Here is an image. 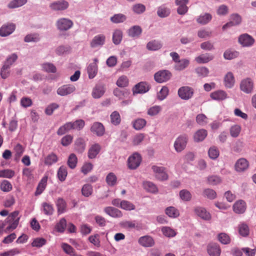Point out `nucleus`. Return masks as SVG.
<instances>
[{
	"label": "nucleus",
	"instance_id": "nucleus-19",
	"mask_svg": "<svg viewBox=\"0 0 256 256\" xmlns=\"http://www.w3.org/2000/svg\"><path fill=\"white\" fill-rule=\"evenodd\" d=\"M106 88L103 84H98L94 88L92 96L94 98H99L104 94Z\"/></svg>",
	"mask_w": 256,
	"mask_h": 256
},
{
	"label": "nucleus",
	"instance_id": "nucleus-10",
	"mask_svg": "<svg viewBox=\"0 0 256 256\" xmlns=\"http://www.w3.org/2000/svg\"><path fill=\"white\" fill-rule=\"evenodd\" d=\"M68 2L64 0L55 1L50 4V8L54 11L64 10L68 8Z\"/></svg>",
	"mask_w": 256,
	"mask_h": 256
},
{
	"label": "nucleus",
	"instance_id": "nucleus-54",
	"mask_svg": "<svg viewBox=\"0 0 256 256\" xmlns=\"http://www.w3.org/2000/svg\"><path fill=\"white\" fill-rule=\"evenodd\" d=\"M78 162V158L74 154H71L68 158V165L72 168L74 169L76 168Z\"/></svg>",
	"mask_w": 256,
	"mask_h": 256
},
{
	"label": "nucleus",
	"instance_id": "nucleus-8",
	"mask_svg": "<svg viewBox=\"0 0 256 256\" xmlns=\"http://www.w3.org/2000/svg\"><path fill=\"white\" fill-rule=\"evenodd\" d=\"M194 92L192 88L188 86H184L178 89V93L182 100H188L192 96Z\"/></svg>",
	"mask_w": 256,
	"mask_h": 256
},
{
	"label": "nucleus",
	"instance_id": "nucleus-47",
	"mask_svg": "<svg viewBox=\"0 0 256 256\" xmlns=\"http://www.w3.org/2000/svg\"><path fill=\"white\" fill-rule=\"evenodd\" d=\"M42 70L48 73H55L56 68L54 64L50 62H46L42 64Z\"/></svg>",
	"mask_w": 256,
	"mask_h": 256
},
{
	"label": "nucleus",
	"instance_id": "nucleus-13",
	"mask_svg": "<svg viewBox=\"0 0 256 256\" xmlns=\"http://www.w3.org/2000/svg\"><path fill=\"white\" fill-rule=\"evenodd\" d=\"M249 166V162L244 158L238 159L234 164L235 170L237 172H244L246 171Z\"/></svg>",
	"mask_w": 256,
	"mask_h": 256
},
{
	"label": "nucleus",
	"instance_id": "nucleus-64",
	"mask_svg": "<svg viewBox=\"0 0 256 256\" xmlns=\"http://www.w3.org/2000/svg\"><path fill=\"white\" fill-rule=\"evenodd\" d=\"M66 226V221L64 218L60 220L59 222L56 224V230L60 232H64Z\"/></svg>",
	"mask_w": 256,
	"mask_h": 256
},
{
	"label": "nucleus",
	"instance_id": "nucleus-25",
	"mask_svg": "<svg viewBox=\"0 0 256 256\" xmlns=\"http://www.w3.org/2000/svg\"><path fill=\"white\" fill-rule=\"evenodd\" d=\"M101 150V146L98 144H94L90 148L88 156L89 158L93 159L96 158Z\"/></svg>",
	"mask_w": 256,
	"mask_h": 256
},
{
	"label": "nucleus",
	"instance_id": "nucleus-20",
	"mask_svg": "<svg viewBox=\"0 0 256 256\" xmlns=\"http://www.w3.org/2000/svg\"><path fill=\"white\" fill-rule=\"evenodd\" d=\"M106 36L102 34H100L94 36L90 42V46L92 48L102 46L104 44Z\"/></svg>",
	"mask_w": 256,
	"mask_h": 256
},
{
	"label": "nucleus",
	"instance_id": "nucleus-53",
	"mask_svg": "<svg viewBox=\"0 0 256 256\" xmlns=\"http://www.w3.org/2000/svg\"><path fill=\"white\" fill-rule=\"evenodd\" d=\"M198 76L201 78H205L208 76V69L206 66L198 67L195 70Z\"/></svg>",
	"mask_w": 256,
	"mask_h": 256
},
{
	"label": "nucleus",
	"instance_id": "nucleus-37",
	"mask_svg": "<svg viewBox=\"0 0 256 256\" xmlns=\"http://www.w3.org/2000/svg\"><path fill=\"white\" fill-rule=\"evenodd\" d=\"M162 47V43L158 40H154L148 42L146 44V48L150 50H158Z\"/></svg>",
	"mask_w": 256,
	"mask_h": 256
},
{
	"label": "nucleus",
	"instance_id": "nucleus-1",
	"mask_svg": "<svg viewBox=\"0 0 256 256\" xmlns=\"http://www.w3.org/2000/svg\"><path fill=\"white\" fill-rule=\"evenodd\" d=\"M188 141V135L186 134H180L176 140L174 146L177 152H180L184 150Z\"/></svg>",
	"mask_w": 256,
	"mask_h": 256
},
{
	"label": "nucleus",
	"instance_id": "nucleus-24",
	"mask_svg": "<svg viewBox=\"0 0 256 256\" xmlns=\"http://www.w3.org/2000/svg\"><path fill=\"white\" fill-rule=\"evenodd\" d=\"M210 96L214 100L222 101L228 98V94L223 90H218L212 92Z\"/></svg>",
	"mask_w": 256,
	"mask_h": 256
},
{
	"label": "nucleus",
	"instance_id": "nucleus-31",
	"mask_svg": "<svg viewBox=\"0 0 256 256\" xmlns=\"http://www.w3.org/2000/svg\"><path fill=\"white\" fill-rule=\"evenodd\" d=\"M104 210L106 214L113 218H120L122 216L121 212L114 207H106Z\"/></svg>",
	"mask_w": 256,
	"mask_h": 256
},
{
	"label": "nucleus",
	"instance_id": "nucleus-51",
	"mask_svg": "<svg viewBox=\"0 0 256 256\" xmlns=\"http://www.w3.org/2000/svg\"><path fill=\"white\" fill-rule=\"evenodd\" d=\"M208 154L210 158L216 160L220 156V151L216 146H212L209 148Z\"/></svg>",
	"mask_w": 256,
	"mask_h": 256
},
{
	"label": "nucleus",
	"instance_id": "nucleus-52",
	"mask_svg": "<svg viewBox=\"0 0 256 256\" xmlns=\"http://www.w3.org/2000/svg\"><path fill=\"white\" fill-rule=\"evenodd\" d=\"M162 232L164 236L168 238L174 237L176 234L174 229L168 226L162 227Z\"/></svg>",
	"mask_w": 256,
	"mask_h": 256
},
{
	"label": "nucleus",
	"instance_id": "nucleus-30",
	"mask_svg": "<svg viewBox=\"0 0 256 256\" xmlns=\"http://www.w3.org/2000/svg\"><path fill=\"white\" fill-rule=\"evenodd\" d=\"M208 135L207 130L204 129H200L197 130L194 136V141L200 142L203 141Z\"/></svg>",
	"mask_w": 256,
	"mask_h": 256
},
{
	"label": "nucleus",
	"instance_id": "nucleus-2",
	"mask_svg": "<svg viewBox=\"0 0 256 256\" xmlns=\"http://www.w3.org/2000/svg\"><path fill=\"white\" fill-rule=\"evenodd\" d=\"M172 73L168 70H160L154 74V80L158 84L167 82L172 77Z\"/></svg>",
	"mask_w": 256,
	"mask_h": 256
},
{
	"label": "nucleus",
	"instance_id": "nucleus-41",
	"mask_svg": "<svg viewBox=\"0 0 256 256\" xmlns=\"http://www.w3.org/2000/svg\"><path fill=\"white\" fill-rule=\"evenodd\" d=\"M58 160L57 156L52 152L48 154L44 158V164L46 166H52V164L56 162Z\"/></svg>",
	"mask_w": 256,
	"mask_h": 256
},
{
	"label": "nucleus",
	"instance_id": "nucleus-61",
	"mask_svg": "<svg viewBox=\"0 0 256 256\" xmlns=\"http://www.w3.org/2000/svg\"><path fill=\"white\" fill-rule=\"evenodd\" d=\"M218 240L224 244H227L230 243V238L228 234L226 233H220L218 235Z\"/></svg>",
	"mask_w": 256,
	"mask_h": 256
},
{
	"label": "nucleus",
	"instance_id": "nucleus-36",
	"mask_svg": "<svg viewBox=\"0 0 256 256\" xmlns=\"http://www.w3.org/2000/svg\"><path fill=\"white\" fill-rule=\"evenodd\" d=\"M190 60L186 58L180 60L175 64L174 69L176 70H182L188 66Z\"/></svg>",
	"mask_w": 256,
	"mask_h": 256
},
{
	"label": "nucleus",
	"instance_id": "nucleus-21",
	"mask_svg": "<svg viewBox=\"0 0 256 256\" xmlns=\"http://www.w3.org/2000/svg\"><path fill=\"white\" fill-rule=\"evenodd\" d=\"M140 245L144 247H152L154 244L153 238L150 236H144L139 238L138 240Z\"/></svg>",
	"mask_w": 256,
	"mask_h": 256
},
{
	"label": "nucleus",
	"instance_id": "nucleus-6",
	"mask_svg": "<svg viewBox=\"0 0 256 256\" xmlns=\"http://www.w3.org/2000/svg\"><path fill=\"white\" fill-rule=\"evenodd\" d=\"M150 85L146 82H140L136 84L132 88L133 94H144L150 90Z\"/></svg>",
	"mask_w": 256,
	"mask_h": 256
},
{
	"label": "nucleus",
	"instance_id": "nucleus-44",
	"mask_svg": "<svg viewBox=\"0 0 256 256\" xmlns=\"http://www.w3.org/2000/svg\"><path fill=\"white\" fill-rule=\"evenodd\" d=\"M75 149L78 152L82 153L86 148V144L84 140L82 138L76 140L74 142Z\"/></svg>",
	"mask_w": 256,
	"mask_h": 256
},
{
	"label": "nucleus",
	"instance_id": "nucleus-11",
	"mask_svg": "<svg viewBox=\"0 0 256 256\" xmlns=\"http://www.w3.org/2000/svg\"><path fill=\"white\" fill-rule=\"evenodd\" d=\"M142 162V156L138 152H134L129 156V169L135 170L140 165Z\"/></svg>",
	"mask_w": 256,
	"mask_h": 256
},
{
	"label": "nucleus",
	"instance_id": "nucleus-39",
	"mask_svg": "<svg viewBox=\"0 0 256 256\" xmlns=\"http://www.w3.org/2000/svg\"><path fill=\"white\" fill-rule=\"evenodd\" d=\"M88 77L90 78H93L97 74L98 66L96 62L90 64L87 68Z\"/></svg>",
	"mask_w": 256,
	"mask_h": 256
},
{
	"label": "nucleus",
	"instance_id": "nucleus-27",
	"mask_svg": "<svg viewBox=\"0 0 256 256\" xmlns=\"http://www.w3.org/2000/svg\"><path fill=\"white\" fill-rule=\"evenodd\" d=\"M235 79L232 72H228L224 78V84L226 88H230L234 86Z\"/></svg>",
	"mask_w": 256,
	"mask_h": 256
},
{
	"label": "nucleus",
	"instance_id": "nucleus-17",
	"mask_svg": "<svg viewBox=\"0 0 256 256\" xmlns=\"http://www.w3.org/2000/svg\"><path fill=\"white\" fill-rule=\"evenodd\" d=\"M234 212L237 214H244L246 209V202L242 200L236 201L232 206Z\"/></svg>",
	"mask_w": 256,
	"mask_h": 256
},
{
	"label": "nucleus",
	"instance_id": "nucleus-40",
	"mask_svg": "<svg viewBox=\"0 0 256 256\" xmlns=\"http://www.w3.org/2000/svg\"><path fill=\"white\" fill-rule=\"evenodd\" d=\"M134 128L136 130L142 129L146 124V121L142 118H137L132 122Z\"/></svg>",
	"mask_w": 256,
	"mask_h": 256
},
{
	"label": "nucleus",
	"instance_id": "nucleus-14",
	"mask_svg": "<svg viewBox=\"0 0 256 256\" xmlns=\"http://www.w3.org/2000/svg\"><path fill=\"white\" fill-rule=\"evenodd\" d=\"M16 29V26L12 23H8L2 26L0 28V36H7L12 34Z\"/></svg>",
	"mask_w": 256,
	"mask_h": 256
},
{
	"label": "nucleus",
	"instance_id": "nucleus-62",
	"mask_svg": "<svg viewBox=\"0 0 256 256\" xmlns=\"http://www.w3.org/2000/svg\"><path fill=\"white\" fill-rule=\"evenodd\" d=\"M110 122H111L116 126L120 122V114L118 112L114 111L112 113L110 114Z\"/></svg>",
	"mask_w": 256,
	"mask_h": 256
},
{
	"label": "nucleus",
	"instance_id": "nucleus-5",
	"mask_svg": "<svg viewBox=\"0 0 256 256\" xmlns=\"http://www.w3.org/2000/svg\"><path fill=\"white\" fill-rule=\"evenodd\" d=\"M72 20L67 18H60L56 23V26L60 31L64 32L71 28L73 26Z\"/></svg>",
	"mask_w": 256,
	"mask_h": 256
},
{
	"label": "nucleus",
	"instance_id": "nucleus-50",
	"mask_svg": "<svg viewBox=\"0 0 256 256\" xmlns=\"http://www.w3.org/2000/svg\"><path fill=\"white\" fill-rule=\"evenodd\" d=\"M110 21L114 24L122 22L126 20V16L122 14H115L110 18Z\"/></svg>",
	"mask_w": 256,
	"mask_h": 256
},
{
	"label": "nucleus",
	"instance_id": "nucleus-35",
	"mask_svg": "<svg viewBox=\"0 0 256 256\" xmlns=\"http://www.w3.org/2000/svg\"><path fill=\"white\" fill-rule=\"evenodd\" d=\"M212 19V16L209 13H204L200 14L196 18V22L202 25L208 23Z\"/></svg>",
	"mask_w": 256,
	"mask_h": 256
},
{
	"label": "nucleus",
	"instance_id": "nucleus-42",
	"mask_svg": "<svg viewBox=\"0 0 256 256\" xmlns=\"http://www.w3.org/2000/svg\"><path fill=\"white\" fill-rule=\"evenodd\" d=\"M106 181L108 186H114L117 183V177L114 172H110L106 176Z\"/></svg>",
	"mask_w": 256,
	"mask_h": 256
},
{
	"label": "nucleus",
	"instance_id": "nucleus-49",
	"mask_svg": "<svg viewBox=\"0 0 256 256\" xmlns=\"http://www.w3.org/2000/svg\"><path fill=\"white\" fill-rule=\"evenodd\" d=\"M180 197L182 200L184 202H189L192 200V196L190 192L186 189L180 190Z\"/></svg>",
	"mask_w": 256,
	"mask_h": 256
},
{
	"label": "nucleus",
	"instance_id": "nucleus-22",
	"mask_svg": "<svg viewBox=\"0 0 256 256\" xmlns=\"http://www.w3.org/2000/svg\"><path fill=\"white\" fill-rule=\"evenodd\" d=\"M90 130L98 136H102L104 133L105 129L102 123L95 122L92 124Z\"/></svg>",
	"mask_w": 256,
	"mask_h": 256
},
{
	"label": "nucleus",
	"instance_id": "nucleus-38",
	"mask_svg": "<svg viewBox=\"0 0 256 256\" xmlns=\"http://www.w3.org/2000/svg\"><path fill=\"white\" fill-rule=\"evenodd\" d=\"M238 230L239 234L244 237L247 236L249 234V227L248 224L244 222L240 223L238 224Z\"/></svg>",
	"mask_w": 256,
	"mask_h": 256
},
{
	"label": "nucleus",
	"instance_id": "nucleus-15",
	"mask_svg": "<svg viewBox=\"0 0 256 256\" xmlns=\"http://www.w3.org/2000/svg\"><path fill=\"white\" fill-rule=\"evenodd\" d=\"M194 212L196 215L205 220H209L211 219V214L206 209L201 206H196L194 208Z\"/></svg>",
	"mask_w": 256,
	"mask_h": 256
},
{
	"label": "nucleus",
	"instance_id": "nucleus-18",
	"mask_svg": "<svg viewBox=\"0 0 256 256\" xmlns=\"http://www.w3.org/2000/svg\"><path fill=\"white\" fill-rule=\"evenodd\" d=\"M189 0H176L175 3L178 6L177 12L180 15H184L188 10L187 4Z\"/></svg>",
	"mask_w": 256,
	"mask_h": 256
},
{
	"label": "nucleus",
	"instance_id": "nucleus-63",
	"mask_svg": "<svg viewBox=\"0 0 256 256\" xmlns=\"http://www.w3.org/2000/svg\"><path fill=\"white\" fill-rule=\"evenodd\" d=\"M238 52L236 51L226 50L224 54V57L226 60H232L238 57Z\"/></svg>",
	"mask_w": 256,
	"mask_h": 256
},
{
	"label": "nucleus",
	"instance_id": "nucleus-3",
	"mask_svg": "<svg viewBox=\"0 0 256 256\" xmlns=\"http://www.w3.org/2000/svg\"><path fill=\"white\" fill-rule=\"evenodd\" d=\"M152 170L157 180L162 182L166 181L168 178V175L165 167L154 165L152 166Z\"/></svg>",
	"mask_w": 256,
	"mask_h": 256
},
{
	"label": "nucleus",
	"instance_id": "nucleus-32",
	"mask_svg": "<svg viewBox=\"0 0 256 256\" xmlns=\"http://www.w3.org/2000/svg\"><path fill=\"white\" fill-rule=\"evenodd\" d=\"M66 202L61 198H58L56 202V206L58 209V214L64 213L66 210Z\"/></svg>",
	"mask_w": 256,
	"mask_h": 256
},
{
	"label": "nucleus",
	"instance_id": "nucleus-29",
	"mask_svg": "<svg viewBox=\"0 0 256 256\" xmlns=\"http://www.w3.org/2000/svg\"><path fill=\"white\" fill-rule=\"evenodd\" d=\"M144 189L148 192L152 194H156L158 191L156 185L152 182L146 181L143 182Z\"/></svg>",
	"mask_w": 256,
	"mask_h": 256
},
{
	"label": "nucleus",
	"instance_id": "nucleus-4",
	"mask_svg": "<svg viewBox=\"0 0 256 256\" xmlns=\"http://www.w3.org/2000/svg\"><path fill=\"white\" fill-rule=\"evenodd\" d=\"M18 212L15 211L12 212L6 219L4 222L6 224L9 223L10 224L6 228V230L9 231L15 229L18 224L20 218L18 216Z\"/></svg>",
	"mask_w": 256,
	"mask_h": 256
},
{
	"label": "nucleus",
	"instance_id": "nucleus-26",
	"mask_svg": "<svg viewBox=\"0 0 256 256\" xmlns=\"http://www.w3.org/2000/svg\"><path fill=\"white\" fill-rule=\"evenodd\" d=\"M48 179V177L47 176H44L41 179L36 187V189L34 193L36 196L41 194L44 191L47 185Z\"/></svg>",
	"mask_w": 256,
	"mask_h": 256
},
{
	"label": "nucleus",
	"instance_id": "nucleus-23",
	"mask_svg": "<svg viewBox=\"0 0 256 256\" xmlns=\"http://www.w3.org/2000/svg\"><path fill=\"white\" fill-rule=\"evenodd\" d=\"M207 251L210 256H220L221 249L216 244H210L207 246Z\"/></svg>",
	"mask_w": 256,
	"mask_h": 256
},
{
	"label": "nucleus",
	"instance_id": "nucleus-45",
	"mask_svg": "<svg viewBox=\"0 0 256 256\" xmlns=\"http://www.w3.org/2000/svg\"><path fill=\"white\" fill-rule=\"evenodd\" d=\"M27 0H12L8 4V7L10 9H14L20 7L27 2Z\"/></svg>",
	"mask_w": 256,
	"mask_h": 256
},
{
	"label": "nucleus",
	"instance_id": "nucleus-34",
	"mask_svg": "<svg viewBox=\"0 0 256 256\" xmlns=\"http://www.w3.org/2000/svg\"><path fill=\"white\" fill-rule=\"evenodd\" d=\"M165 214L170 218H175L180 216L179 210L175 207L170 206L165 209Z\"/></svg>",
	"mask_w": 256,
	"mask_h": 256
},
{
	"label": "nucleus",
	"instance_id": "nucleus-58",
	"mask_svg": "<svg viewBox=\"0 0 256 256\" xmlns=\"http://www.w3.org/2000/svg\"><path fill=\"white\" fill-rule=\"evenodd\" d=\"M203 196L210 200H214L216 197V193L212 189L206 188L203 192Z\"/></svg>",
	"mask_w": 256,
	"mask_h": 256
},
{
	"label": "nucleus",
	"instance_id": "nucleus-33",
	"mask_svg": "<svg viewBox=\"0 0 256 256\" xmlns=\"http://www.w3.org/2000/svg\"><path fill=\"white\" fill-rule=\"evenodd\" d=\"M42 211L46 216H52L54 212V208L52 204L46 202H44L42 204Z\"/></svg>",
	"mask_w": 256,
	"mask_h": 256
},
{
	"label": "nucleus",
	"instance_id": "nucleus-12",
	"mask_svg": "<svg viewBox=\"0 0 256 256\" xmlns=\"http://www.w3.org/2000/svg\"><path fill=\"white\" fill-rule=\"evenodd\" d=\"M254 41V39L247 34H241L238 38V42L244 47L252 46Z\"/></svg>",
	"mask_w": 256,
	"mask_h": 256
},
{
	"label": "nucleus",
	"instance_id": "nucleus-55",
	"mask_svg": "<svg viewBox=\"0 0 256 256\" xmlns=\"http://www.w3.org/2000/svg\"><path fill=\"white\" fill-rule=\"evenodd\" d=\"M58 176L59 180L61 182L64 181L68 174L67 170L66 167L61 166L58 171Z\"/></svg>",
	"mask_w": 256,
	"mask_h": 256
},
{
	"label": "nucleus",
	"instance_id": "nucleus-7",
	"mask_svg": "<svg viewBox=\"0 0 256 256\" xmlns=\"http://www.w3.org/2000/svg\"><path fill=\"white\" fill-rule=\"evenodd\" d=\"M240 89L246 94H250L253 91L254 82L250 78L242 80L240 84Z\"/></svg>",
	"mask_w": 256,
	"mask_h": 256
},
{
	"label": "nucleus",
	"instance_id": "nucleus-56",
	"mask_svg": "<svg viewBox=\"0 0 256 256\" xmlns=\"http://www.w3.org/2000/svg\"><path fill=\"white\" fill-rule=\"evenodd\" d=\"M122 37V32L118 30H116L113 34L112 42L117 45L120 44Z\"/></svg>",
	"mask_w": 256,
	"mask_h": 256
},
{
	"label": "nucleus",
	"instance_id": "nucleus-46",
	"mask_svg": "<svg viewBox=\"0 0 256 256\" xmlns=\"http://www.w3.org/2000/svg\"><path fill=\"white\" fill-rule=\"evenodd\" d=\"M18 58V56L16 53H13L12 54L8 56L6 60L4 62V65L7 66L8 68H10L11 66L16 62Z\"/></svg>",
	"mask_w": 256,
	"mask_h": 256
},
{
	"label": "nucleus",
	"instance_id": "nucleus-16",
	"mask_svg": "<svg viewBox=\"0 0 256 256\" xmlns=\"http://www.w3.org/2000/svg\"><path fill=\"white\" fill-rule=\"evenodd\" d=\"M76 90V87L72 84H65L60 87L57 90V94L61 96L70 94Z\"/></svg>",
	"mask_w": 256,
	"mask_h": 256
},
{
	"label": "nucleus",
	"instance_id": "nucleus-43",
	"mask_svg": "<svg viewBox=\"0 0 256 256\" xmlns=\"http://www.w3.org/2000/svg\"><path fill=\"white\" fill-rule=\"evenodd\" d=\"M142 30L138 26H134L129 29V36L134 38H138L141 34Z\"/></svg>",
	"mask_w": 256,
	"mask_h": 256
},
{
	"label": "nucleus",
	"instance_id": "nucleus-59",
	"mask_svg": "<svg viewBox=\"0 0 256 256\" xmlns=\"http://www.w3.org/2000/svg\"><path fill=\"white\" fill-rule=\"evenodd\" d=\"M241 131V127L238 124L231 126L230 130V136L233 138H237Z\"/></svg>",
	"mask_w": 256,
	"mask_h": 256
},
{
	"label": "nucleus",
	"instance_id": "nucleus-57",
	"mask_svg": "<svg viewBox=\"0 0 256 256\" xmlns=\"http://www.w3.org/2000/svg\"><path fill=\"white\" fill-rule=\"evenodd\" d=\"M93 192V188L92 185L90 184H85L82 188V194L86 197L90 196Z\"/></svg>",
	"mask_w": 256,
	"mask_h": 256
},
{
	"label": "nucleus",
	"instance_id": "nucleus-60",
	"mask_svg": "<svg viewBox=\"0 0 256 256\" xmlns=\"http://www.w3.org/2000/svg\"><path fill=\"white\" fill-rule=\"evenodd\" d=\"M0 190L4 192H8L12 190V185L7 180H4L0 184Z\"/></svg>",
	"mask_w": 256,
	"mask_h": 256
},
{
	"label": "nucleus",
	"instance_id": "nucleus-9",
	"mask_svg": "<svg viewBox=\"0 0 256 256\" xmlns=\"http://www.w3.org/2000/svg\"><path fill=\"white\" fill-rule=\"evenodd\" d=\"M242 22V17L238 14H232L230 16V21L224 24L222 29L223 30L234 26L239 25Z\"/></svg>",
	"mask_w": 256,
	"mask_h": 256
},
{
	"label": "nucleus",
	"instance_id": "nucleus-48",
	"mask_svg": "<svg viewBox=\"0 0 256 256\" xmlns=\"http://www.w3.org/2000/svg\"><path fill=\"white\" fill-rule=\"evenodd\" d=\"M170 10V8L162 5L160 6L158 10L157 14L160 18H165L169 16Z\"/></svg>",
	"mask_w": 256,
	"mask_h": 256
},
{
	"label": "nucleus",
	"instance_id": "nucleus-28",
	"mask_svg": "<svg viewBox=\"0 0 256 256\" xmlns=\"http://www.w3.org/2000/svg\"><path fill=\"white\" fill-rule=\"evenodd\" d=\"M214 56L208 53H206L200 55L195 58V60L198 64H206L212 60Z\"/></svg>",
	"mask_w": 256,
	"mask_h": 256
}]
</instances>
